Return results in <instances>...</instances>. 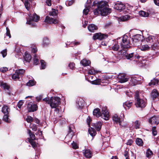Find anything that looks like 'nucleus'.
Masks as SVG:
<instances>
[{
	"instance_id": "f257e3e1",
	"label": "nucleus",
	"mask_w": 159,
	"mask_h": 159,
	"mask_svg": "<svg viewBox=\"0 0 159 159\" xmlns=\"http://www.w3.org/2000/svg\"><path fill=\"white\" fill-rule=\"evenodd\" d=\"M93 5H97V8L93 11V13L95 15L100 14L102 16H106L111 13V10L108 8V5L106 2L95 1L93 2Z\"/></svg>"
},
{
	"instance_id": "f03ea898",
	"label": "nucleus",
	"mask_w": 159,
	"mask_h": 159,
	"mask_svg": "<svg viewBox=\"0 0 159 159\" xmlns=\"http://www.w3.org/2000/svg\"><path fill=\"white\" fill-rule=\"evenodd\" d=\"M93 114L94 116H95L97 117L101 116L102 118L105 120H108L109 119V115L106 107H103L102 108L101 113L99 109L96 108L94 110Z\"/></svg>"
},
{
	"instance_id": "7ed1b4c3",
	"label": "nucleus",
	"mask_w": 159,
	"mask_h": 159,
	"mask_svg": "<svg viewBox=\"0 0 159 159\" xmlns=\"http://www.w3.org/2000/svg\"><path fill=\"white\" fill-rule=\"evenodd\" d=\"M134 98L135 99V105L137 107L144 108L147 104L146 102L143 99L140 98L139 95V92L136 91L135 92Z\"/></svg>"
},
{
	"instance_id": "20e7f679",
	"label": "nucleus",
	"mask_w": 159,
	"mask_h": 159,
	"mask_svg": "<svg viewBox=\"0 0 159 159\" xmlns=\"http://www.w3.org/2000/svg\"><path fill=\"white\" fill-rule=\"evenodd\" d=\"M60 98L59 97H52L50 98L48 104L50 105L52 108H56L60 104Z\"/></svg>"
},
{
	"instance_id": "39448f33",
	"label": "nucleus",
	"mask_w": 159,
	"mask_h": 159,
	"mask_svg": "<svg viewBox=\"0 0 159 159\" xmlns=\"http://www.w3.org/2000/svg\"><path fill=\"white\" fill-rule=\"evenodd\" d=\"M130 38L127 35H125L122 37V42L120 45L123 48H127L130 47Z\"/></svg>"
},
{
	"instance_id": "423d86ee",
	"label": "nucleus",
	"mask_w": 159,
	"mask_h": 159,
	"mask_svg": "<svg viewBox=\"0 0 159 159\" xmlns=\"http://www.w3.org/2000/svg\"><path fill=\"white\" fill-rule=\"evenodd\" d=\"M39 19V17L36 14H34L33 15L30 14L29 16V20H27L26 23L29 25H32L33 26H36V24L34 22L38 21Z\"/></svg>"
},
{
	"instance_id": "0eeeda50",
	"label": "nucleus",
	"mask_w": 159,
	"mask_h": 159,
	"mask_svg": "<svg viewBox=\"0 0 159 159\" xmlns=\"http://www.w3.org/2000/svg\"><path fill=\"white\" fill-rule=\"evenodd\" d=\"M114 7L120 12L123 11L125 12H128L129 10L128 9L126 8L125 5L121 2L115 4Z\"/></svg>"
},
{
	"instance_id": "6e6552de",
	"label": "nucleus",
	"mask_w": 159,
	"mask_h": 159,
	"mask_svg": "<svg viewBox=\"0 0 159 159\" xmlns=\"http://www.w3.org/2000/svg\"><path fill=\"white\" fill-rule=\"evenodd\" d=\"M73 127L74 126L72 125H70L68 134L65 138L66 140H68V141L69 142L71 140L74 134V131L72 129Z\"/></svg>"
},
{
	"instance_id": "1a4fd4ad",
	"label": "nucleus",
	"mask_w": 159,
	"mask_h": 159,
	"mask_svg": "<svg viewBox=\"0 0 159 159\" xmlns=\"http://www.w3.org/2000/svg\"><path fill=\"white\" fill-rule=\"evenodd\" d=\"M27 108L29 112H34L38 109V106L32 102L28 103Z\"/></svg>"
},
{
	"instance_id": "9d476101",
	"label": "nucleus",
	"mask_w": 159,
	"mask_h": 159,
	"mask_svg": "<svg viewBox=\"0 0 159 159\" xmlns=\"http://www.w3.org/2000/svg\"><path fill=\"white\" fill-rule=\"evenodd\" d=\"M107 36V35L106 34H102L100 33H97L95 34L93 36V39L94 40L98 39L100 40H102L106 38Z\"/></svg>"
},
{
	"instance_id": "9b49d317",
	"label": "nucleus",
	"mask_w": 159,
	"mask_h": 159,
	"mask_svg": "<svg viewBox=\"0 0 159 159\" xmlns=\"http://www.w3.org/2000/svg\"><path fill=\"white\" fill-rule=\"evenodd\" d=\"M112 120L116 123H119L120 126H126V125L122 123V121L123 120V119L119 117L116 114H115L113 116Z\"/></svg>"
},
{
	"instance_id": "f8f14e48",
	"label": "nucleus",
	"mask_w": 159,
	"mask_h": 159,
	"mask_svg": "<svg viewBox=\"0 0 159 159\" xmlns=\"http://www.w3.org/2000/svg\"><path fill=\"white\" fill-rule=\"evenodd\" d=\"M44 21L48 23L54 24H57L58 23V21L57 19L50 17L48 16L46 17Z\"/></svg>"
},
{
	"instance_id": "ddd939ff",
	"label": "nucleus",
	"mask_w": 159,
	"mask_h": 159,
	"mask_svg": "<svg viewBox=\"0 0 159 159\" xmlns=\"http://www.w3.org/2000/svg\"><path fill=\"white\" fill-rule=\"evenodd\" d=\"M134 53L128 54L126 52L124 53V55H125V57L127 59L132 60L136 58H137L138 59L140 57L139 56L135 55L134 56Z\"/></svg>"
},
{
	"instance_id": "4468645a",
	"label": "nucleus",
	"mask_w": 159,
	"mask_h": 159,
	"mask_svg": "<svg viewBox=\"0 0 159 159\" xmlns=\"http://www.w3.org/2000/svg\"><path fill=\"white\" fill-rule=\"evenodd\" d=\"M158 117L154 116L149 119V122L151 124H156L157 125L159 124Z\"/></svg>"
},
{
	"instance_id": "2eb2a0df",
	"label": "nucleus",
	"mask_w": 159,
	"mask_h": 159,
	"mask_svg": "<svg viewBox=\"0 0 159 159\" xmlns=\"http://www.w3.org/2000/svg\"><path fill=\"white\" fill-rule=\"evenodd\" d=\"M118 78L120 80L119 82L121 83H123L127 82L128 79L125 77V75L123 74H120L118 75Z\"/></svg>"
},
{
	"instance_id": "dca6fc26",
	"label": "nucleus",
	"mask_w": 159,
	"mask_h": 159,
	"mask_svg": "<svg viewBox=\"0 0 159 159\" xmlns=\"http://www.w3.org/2000/svg\"><path fill=\"white\" fill-rule=\"evenodd\" d=\"M139 76L137 75L136 76L132 77L130 80V81L133 85H135L137 84L140 80L139 79Z\"/></svg>"
},
{
	"instance_id": "f3484780",
	"label": "nucleus",
	"mask_w": 159,
	"mask_h": 159,
	"mask_svg": "<svg viewBox=\"0 0 159 159\" xmlns=\"http://www.w3.org/2000/svg\"><path fill=\"white\" fill-rule=\"evenodd\" d=\"M84 101L81 98H80L78 100L76 106L79 108H82L84 106Z\"/></svg>"
},
{
	"instance_id": "a211bd4d",
	"label": "nucleus",
	"mask_w": 159,
	"mask_h": 159,
	"mask_svg": "<svg viewBox=\"0 0 159 159\" xmlns=\"http://www.w3.org/2000/svg\"><path fill=\"white\" fill-rule=\"evenodd\" d=\"M88 28L89 31L92 32H94L98 29L97 26L93 24L89 25L88 26Z\"/></svg>"
},
{
	"instance_id": "6ab92c4d",
	"label": "nucleus",
	"mask_w": 159,
	"mask_h": 159,
	"mask_svg": "<svg viewBox=\"0 0 159 159\" xmlns=\"http://www.w3.org/2000/svg\"><path fill=\"white\" fill-rule=\"evenodd\" d=\"M131 17H130L129 16L127 15L119 17V20L122 21H125L129 20L131 19Z\"/></svg>"
},
{
	"instance_id": "aec40b11",
	"label": "nucleus",
	"mask_w": 159,
	"mask_h": 159,
	"mask_svg": "<svg viewBox=\"0 0 159 159\" xmlns=\"http://www.w3.org/2000/svg\"><path fill=\"white\" fill-rule=\"evenodd\" d=\"M86 158H91L92 157V152L89 149H86L83 152Z\"/></svg>"
},
{
	"instance_id": "412c9836",
	"label": "nucleus",
	"mask_w": 159,
	"mask_h": 159,
	"mask_svg": "<svg viewBox=\"0 0 159 159\" xmlns=\"http://www.w3.org/2000/svg\"><path fill=\"white\" fill-rule=\"evenodd\" d=\"M90 7V5L89 3H87L85 5V8L84 10L83 11V13L85 15H86L88 14Z\"/></svg>"
},
{
	"instance_id": "4be33fe9",
	"label": "nucleus",
	"mask_w": 159,
	"mask_h": 159,
	"mask_svg": "<svg viewBox=\"0 0 159 159\" xmlns=\"http://www.w3.org/2000/svg\"><path fill=\"white\" fill-rule=\"evenodd\" d=\"M80 63L83 66H89V65L91 63V62L89 60H87L86 59H84L81 60L80 61Z\"/></svg>"
},
{
	"instance_id": "5701e85b",
	"label": "nucleus",
	"mask_w": 159,
	"mask_h": 159,
	"mask_svg": "<svg viewBox=\"0 0 159 159\" xmlns=\"http://www.w3.org/2000/svg\"><path fill=\"white\" fill-rule=\"evenodd\" d=\"M132 102L126 101L123 103V106L124 108L126 109H129L131 106Z\"/></svg>"
},
{
	"instance_id": "b1692460",
	"label": "nucleus",
	"mask_w": 159,
	"mask_h": 159,
	"mask_svg": "<svg viewBox=\"0 0 159 159\" xmlns=\"http://www.w3.org/2000/svg\"><path fill=\"white\" fill-rule=\"evenodd\" d=\"M125 50H121L119 51L117 53L118 57V59H120L125 57V55H124L125 52H126Z\"/></svg>"
},
{
	"instance_id": "393cba45",
	"label": "nucleus",
	"mask_w": 159,
	"mask_h": 159,
	"mask_svg": "<svg viewBox=\"0 0 159 159\" xmlns=\"http://www.w3.org/2000/svg\"><path fill=\"white\" fill-rule=\"evenodd\" d=\"M152 97V98L153 99L157 98V97L159 95V93L157 92V91L156 89H153L151 93Z\"/></svg>"
},
{
	"instance_id": "a878e982",
	"label": "nucleus",
	"mask_w": 159,
	"mask_h": 159,
	"mask_svg": "<svg viewBox=\"0 0 159 159\" xmlns=\"http://www.w3.org/2000/svg\"><path fill=\"white\" fill-rule=\"evenodd\" d=\"M159 82L158 80L157 79L154 78L151 80V82L149 83V85L150 86L157 84Z\"/></svg>"
},
{
	"instance_id": "bb28decb",
	"label": "nucleus",
	"mask_w": 159,
	"mask_h": 159,
	"mask_svg": "<svg viewBox=\"0 0 159 159\" xmlns=\"http://www.w3.org/2000/svg\"><path fill=\"white\" fill-rule=\"evenodd\" d=\"M88 131L92 137L95 136L96 134L95 129L92 127L89 128Z\"/></svg>"
},
{
	"instance_id": "cd10ccee",
	"label": "nucleus",
	"mask_w": 159,
	"mask_h": 159,
	"mask_svg": "<svg viewBox=\"0 0 159 159\" xmlns=\"http://www.w3.org/2000/svg\"><path fill=\"white\" fill-rule=\"evenodd\" d=\"M102 123L100 122H98L95 124H94L95 128L96 129L97 131H99L101 129Z\"/></svg>"
},
{
	"instance_id": "c85d7f7f",
	"label": "nucleus",
	"mask_w": 159,
	"mask_h": 159,
	"mask_svg": "<svg viewBox=\"0 0 159 159\" xmlns=\"http://www.w3.org/2000/svg\"><path fill=\"white\" fill-rule=\"evenodd\" d=\"M9 108L6 105H4L2 108V111L4 114H8Z\"/></svg>"
},
{
	"instance_id": "c756f323",
	"label": "nucleus",
	"mask_w": 159,
	"mask_h": 159,
	"mask_svg": "<svg viewBox=\"0 0 159 159\" xmlns=\"http://www.w3.org/2000/svg\"><path fill=\"white\" fill-rule=\"evenodd\" d=\"M120 47L117 43H115L111 47H110L111 50H112L114 51H117L119 49Z\"/></svg>"
},
{
	"instance_id": "7c9ffc66",
	"label": "nucleus",
	"mask_w": 159,
	"mask_h": 159,
	"mask_svg": "<svg viewBox=\"0 0 159 159\" xmlns=\"http://www.w3.org/2000/svg\"><path fill=\"white\" fill-rule=\"evenodd\" d=\"M25 56L24 57L25 60L27 62H30L31 59V56L30 54L26 53V52H25Z\"/></svg>"
},
{
	"instance_id": "2f4dec72",
	"label": "nucleus",
	"mask_w": 159,
	"mask_h": 159,
	"mask_svg": "<svg viewBox=\"0 0 159 159\" xmlns=\"http://www.w3.org/2000/svg\"><path fill=\"white\" fill-rule=\"evenodd\" d=\"M0 85L3 87L5 90H9L10 87L6 83H5L3 82H2L0 83Z\"/></svg>"
},
{
	"instance_id": "473e14b6",
	"label": "nucleus",
	"mask_w": 159,
	"mask_h": 159,
	"mask_svg": "<svg viewBox=\"0 0 159 159\" xmlns=\"http://www.w3.org/2000/svg\"><path fill=\"white\" fill-rule=\"evenodd\" d=\"M150 48L149 47L148 45L146 44L144 45H143L140 46V49L142 51H146L148 50Z\"/></svg>"
},
{
	"instance_id": "72a5a7b5",
	"label": "nucleus",
	"mask_w": 159,
	"mask_h": 159,
	"mask_svg": "<svg viewBox=\"0 0 159 159\" xmlns=\"http://www.w3.org/2000/svg\"><path fill=\"white\" fill-rule=\"evenodd\" d=\"M16 71L20 77L22 76L23 75L25 72V70L22 69H20L16 70Z\"/></svg>"
},
{
	"instance_id": "f704fd0d",
	"label": "nucleus",
	"mask_w": 159,
	"mask_h": 159,
	"mask_svg": "<svg viewBox=\"0 0 159 159\" xmlns=\"http://www.w3.org/2000/svg\"><path fill=\"white\" fill-rule=\"evenodd\" d=\"M136 143L137 145L140 146L143 145V143L142 140L139 138H137L136 139Z\"/></svg>"
},
{
	"instance_id": "c9c22d12",
	"label": "nucleus",
	"mask_w": 159,
	"mask_h": 159,
	"mask_svg": "<svg viewBox=\"0 0 159 159\" xmlns=\"http://www.w3.org/2000/svg\"><path fill=\"white\" fill-rule=\"evenodd\" d=\"M153 154L152 151L150 149H148L146 151V156L148 158H150L153 155Z\"/></svg>"
},
{
	"instance_id": "e433bc0d",
	"label": "nucleus",
	"mask_w": 159,
	"mask_h": 159,
	"mask_svg": "<svg viewBox=\"0 0 159 159\" xmlns=\"http://www.w3.org/2000/svg\"><path fill=\"white\" fill-rule=\"evenodd\" d=\"M49 43V41L48 38L45 37L43 39V45L44 46L48 45Z\"/></svg>"
},
{
	"instance_id": "4c0bfd02",
	"label": "nucleus",
	"mask_w": 159,
	"mask_h": 159,
	"mask_svg": "<svg viewBox=\"0 0 159 159\" xmlns=\"http://www.w3.org/2000/svg\"><path fill=\"white\" fill-rule=\"evenodd\" d=\"M20 76L15 71V73L13 74L12 75V79L14 80H19L20 78Z\"/></svg>"
},
{
	"instance_id": "58836bf2",
	"label": "nucleus",
	"mask_w": 159,
	"mask_h": 159,
	"mask_svg": "<svg viewBox=\"0 0 159 159\" xmlns=\"http://www.w3.org/2000/svg\"><path fill=\"white\" fill-rule=\"evenodd\" d=\"M58 11L55 9H52V11L49 12V15L50 16H54L57 15Z\"/></svg>"
},
{
	"instance_id": "ea45409f",
	"label": "nucleus",
	"mask_w": 159,
	"mask_h": 159,
	"mask_svg": "<svg viewBox=\"0 0 159 159\" xmlns=\"http://www.w3.org/2000/svg\"><path fill=\"white\" fill-rule=\"evenodd\" d=\"M139 13L140 16L144 17H147L148 15V13L143 11H139Z\"/></svg>"
},
{
	"instance_id": "a19ab883",
	"label": "nucleus",
	"mask_w": 159,
	"mask_h": 159,
	"mask_svg": "<svg viewBox=\"0 0 159 159\" xmlns=\"http://www.w3.org/2000/svg\"><path fill=\"white\" fill-rule=\"evenodd\" d=\"M132 41L133 42L134 45V46H138L140 43V41L137 39H134L133 38L132 39Z\"/></svg>"
},
{
	"instance_id": "79ce46f5",
	"label": "nucleus",
	"mask_w": 159,
	"mask_h": 159,
	"mask_svg": "<svg viewBox=\"0 0 159 159\" xmlns=\"http://www.w3.org/2000/svg\"><path fill=\"white\" fill-rule=\"evenodd\" d=\"M28 133L29 134L30 136L31 139L33 140L35 139V136L34 134H32L31 131L30 130H28Z\"/></svg>"
},
{
	"instance_id": "37998d69",
	"label": "nucleus",
	"mask_w": 159,
	"mask_h": 159,
	"mask_svg": "<svg viewBox=\"0 0 159 159\" xmlns=\"http://www.w3.org/2000/svg\"><path fill=\"white\" fill-rule=\"evenodd\" d=\"M30 127L33 131H36L37 130V126L34 124H30Z\"/></svg>"
},
{
	"instance_id": "c03bdc74",
	"label": "nucleus",
	"mask_w": 159,
	"mask_h": 159,
	"mask_svg": "<svg viewBox=\"0 0 159 159\" xmlns=\"http://www.w3.org/2000/svg\"><path fill=\"white\" fill-rule=\"evenodd\" d=\"M34 58L33 59L34 63V64L35 65H38L39 63V60L37 59V57L36 56V54H34Z\"/></svg>"
},
{
	"instance_id": "a18cd8bd",
	"label": "nucleus",
	"mask_w": 159,
	"mask_h": 159,
	"mask_svg": "<svg viewBox=\"0 0 159 159\" xmlns=\"http://www.w3.org/2000/svg\"><path fill=\"white\" fill-rule=\"evenodd\" d=\"M35 85V83L33 80H30L27 83V85L29 86H32Z\"/></svg>"
},
{
	"instance_id": "49530a36",
	"label": "nucleus",
	"mask_w": 159,
	"mask_h": 159,
	"mask_svg": "<svg viewBox=\"0 0 159 159\" xmlns=\"http://www.w3.org/2000/svg\"><path fill=\"white\" fill-rule=\"evenodd\" d=\"M141 37L142 36L141 35L137 34L134 35L133 38L140 41L141 40Z\"/></svg>"
},
{
	"instance_id": "de8ad7c7",
	"label": "nucleus",
	"mask_w": 159,
	"mask_h": 159,
	"mask_svg": "<svg viewBox=\"0 0 159 159\" xmlns=\"http://www.w3.org/2000/svg\"><path fill=\"white\" fill-rule=\"evenodd\" d=\"M153 37L151 36H149L146 39V40L148 42L152 43V42H153Z\"/></svg>"
},
{
	"instance_id": "09e8293b",
	"label": "nucleus",
	"mask_w": 159,
	"mask_h": 159,
	"mask_svg": "<svg viewBox=\"0 0 159 159\" xmlns=\"http://www.w3.org/2000/svg\"><path fill=\"white\" fill-rule=\"evenodd\" d=\"M156 127L155 126L153 127L152 128V134L155 136L157 134V131L156 130Z\"/></svg>"
},
{
	"instance_id": "8fccbe9b",
	"label": "nucleus",
	"mask_w": 159,
	"mask_h": 159,
	"mask_svg": "<svg viewBox=\"0 0 159 159\" xmlns=\"http://www.w3.org/2000/svg\"><path fill=\"white\" fill-rule=\"evenodd\" d=\"M26 120L27 122L30 123L33 121V118L30 116H28L26 119Z\"/></svg>"
},
{
	"instance_id": "3c124183",
	"label": "nucleus",
	"mask_w": 159,
	"mask_h": 159,
	"mask_svg": "<svg viewBox=\"0 0 159 159\" xmlns=\"http://www.w3.org/2000/svg\"><path fill=\"white\" fill-rule=\"evenodd\" d=\"M41 68L42 69H44L46 67V63L43 60H41Z\"/></svg>"
},
{
	"instance_id": "603ef678",
	"label": "nucleus",
	"mask_w": 159,
	"mask_h": 159,
	"mask_svg": "<svg viewBox=\"0 0 159 159\" xmlns=\"http://www.w3.org/2000/svg\"><path fill=\"white\" fill-rule=\"evenodd\" d=\"M100 80H98L92 81V84H94L98 85L100 84Z\"/></svg>"
},
{
	"instance_id": "864d4df0",
	"label": "nucleus",
	"mask_w": 159,
	"mask_h": 159,
	"mask_svg": "<svg viewBox=\"0 0 159 159\" xmlns=\"http://www.w3.org/2000/svg\"><path fill=\"white\" fill-rule=\"evenodd\" d=\"M1 53L2 54L3 57H5L7 55V49H5L3 50L1 52Z\"/></svg>"
},
{
	"instance_id": "5fc2aeb1",
	"label": "nucleus",
	"mask_w": 159,
	"mask_h": 159,
	"mask_svg": "<svg viewBox=\"0 0 159 159\" xmlns=\"http://www.w3.org/2000/svg\"><path fill=\"white\" fill-rule=\"evenodd\" d=\"M96 72L94 69H91L89 70L88 72V73L89 74L93 75L95 74Z\"/></svg>"
},
{
	"instance_id": "6e6d98bb",
	"label": "nucleus",
	"mask_w": 159,
	"mask_h": 159,
	"mask_svg": "<svg viewBox=\"0 0 159 159\" xmlns=\"http://www.w3.org/2000/svg\"><path fill=\"white\" fill-rule=\"evenodd\" d=\"M8 70V68L6 67H3L0 68V71L3 73L6 72Z\"/></svg>"
},
{
	"instance_id": "4d7b16f0",
	"label": "nucleus",
	"mask_w": 159,
	"mask_h": 159,
	"mask_svg": "<svg viewBox=\"0 0 159 159\" xmlns=\"http://www.w3.org/2000/svg\"><path fill=\"white\" fill-rule=\"evenodd\" d=\"M8 114H4L3 120L6 122H8Z\"/></svg>"
},
{
	"instance_id": "13d9d810",
	"label": "nucleus",
	"mask_w": 159,
	"mask_h": 159,
	"mask_svg": "<svg viewBox=\"0 0 159 159\" xmlns=\"http://www.w3.org/2000/svg\"><path fill=\"white\" fill-rule=\"evenodd\" d=\"M134 124L135 125V128L136 129L139 128L140 124L139 123V121L138 120H136Z\"/></svg>"
},
{
	"instance_id": "bf43d9fd",
	"label": "nucleus",
	"mask_w": 159,
	"mask_h": 159,
	"mask_svg": "<svg viewBox=\"0 0 159 159\" xmlns=\"http://www.w3.org/2000/svg\"><path fill=\"white\" fill-rule=\"evenodd\" d=\"M24 103V102L23 100H20L19 101L17 104V106L19 108H20L22 105Z\"/></svg>"
},
{
	"instance_id": "052dcab7",
	"label": "nucleus",
	"mask_w": 159,
	"mask_h": 159,
	"mask_svg": "<svg viewBox=\"0 0 159 159\" xmlns=\"http://www.w3.org/2000/svg\"><path fill=\"white\" fill-rule=\"evenodd\" d=\"M7 32L6 33V35L7 36L9 37V38H11V35L10 33V31L8 27L6 28Z\"/></svg>"
},
{
	"instance_id": "680f3d73",
	"label": "nucleus",
	"mask_w": 159,
	"mask_h": 159,
	"mask_svg": "<svg viewBox=\"0 0 159 159\" xmlns=\"http://www.w3.org/2000/svg\"><path fill=\"white\" fill-rule=\"evenodd\" d=\"M72 147L73 148L76 149L78 148V146L77 144L75 143L74 141H73V143H72Z\"/></svg>"
},
{
	"instance_id": "e2e57ef3",
	"label": "nucleus",
	"mask_w": 159,
	"mask_h": 159,
	"mask_svg": "<svg viewBox=\"0 0 159 159\" xmlns=\"http://www.w3.org/2000/svg\"><path fill=\"white\" fill-rule=\"evenodd\" d=\"M36 135H39V136L41 137L42 136V131L38 129L37 132L35 133Z\"/></svg>"
},
{
	"instance_id": "0e129e2a",
	"label": "nucleus",
	"mask_w": 159,
	"mask_h": 159,
	"mask_svg": "<svg viewBox=\"0 0 159 159\" xmlns=\"http://www.w3.org/2000/svg\"><path fill=\"white\" fill-rule=\"evenodd\" d=\"M124 155L126 159H129V153L127 151H125L124 153Z\"/></svg>"
},
{
	"instance_id": "69168bd1",
	"label": "nucleus",
	"mask_w": 159,
	"mask_h": 159,
	"mask_svg": "<svg viewBox=\"0 0 159 159\" xmlns=\"http://www.w3.org/2000/svg\"><path fill=\"white\" fill-rule=\"evenodd\" d=\"M75 64L73 63H70L69 65V66L70 67V69H72L74 67Z\"/></svg>"
},
{
	"instance_id": "338daca9",
	"label": "nucleus",
	"mask_w": 159,
	"mask_h": 159,
	"mask_svg": "<svg viewBox=\"0 0 159 159\" xmlns=\"http://www.w3.org/2000/svg\"><path fill=\"white\" fill-rule=\"evenodd\" d=\"M46 3L49 6H51L52 5L51 0H46Z\"/></svg>"
},
{
	"instance_id": "774afa93",
	"label": "nucleus",
	"mask_w": 159,
	"mask_h": 159,
	"mask_svg": "<svg viewBox=\"0 0 159 159\" xmlns=\"http://www.w3.org/2000/svg\"><path fill=\"white\" fill-rule=\"evenodd\" d=\"M133 141L132 139H129L128 140L126 143V144L128 145H131L133 143Z\"/></svg>"
}]
</instances>
